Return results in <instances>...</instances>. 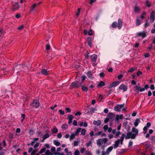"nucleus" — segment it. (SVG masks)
Segmentation results:
<instances>
[{"instance_id": "nucleus-1", "label": "nucleus", "mask_w": 155, "mask_h": 155, "mask_svg": "<svg viewBox=\"0 0 155 155\" xmlns=\"http://www.w3.org/2000/svg\"><path fill=\"white\" fill-rule=\"evenodd\" d=\"M108 141V139L106 138H100L97 140V144L98 147H101L102 149H104L107 146L106 144Z\"/></svg>"}, {"instance_id": "nucleus-2", "label": "nucleus", "mask_w": 155, "mask_h": 155, "mask_svg": "<svg viewBox=\"0 0 155 155\" xmlns=\"http://www.w3.org/2000/svg\"><path fill=\"white\" fill-rule=\"evenodd\" d=\"M125 134H123L120 139H118L115 141V143L114 144V148L115 149L118 147L120 143L121 144H122L124 140Z\"/></svg>"}, {"instance_id": "nucleus-3", "label": "nucleus", "mask_w": 155, "mask_h": 155, "mask_svg": "<svg viewBox=\"0 0 155 155\" xmlns=\"http://www.w3.org/2000/svg\"><path fill=\"white\" fill-rule=\"evenodd\" d=\"M135 135L132 133L131 132H128L127 133V135L125 137L126 139L131 138L132 139H134L136 137Z\"/></svg>"}, {"instance_id": "nucleus-4", "label": "nucleus", "mask_w": 155, "mask_h": 155, "mask_svg": "<svg viewBox=\"0 0 155 155\" xmlns=\"http://www.w3.org/2000/svg\"><path fill=\"white\" fill-rule=\"evenodd\" d=\"M91 60L94 64L96 65L97 64L96 61L97 58V56L96 54H94L92 55L91 57Z\"/></svg>"}, {"instance_id": "nucleus-5", "label": "nucleus", "mask_w": 155, "mask_h": 155, "mask_svg": "<svg viewBox=\"0 0 155 155\" xmlns=\"http://www.w3.org/2000/svg\"><path fill=\"white\" fill-rule=\"evenodd\" d=\"M124 106V104H117L115 107L114 110L115 111L119 112L121 109Z\"/></svg>"}, {"instance_id": "nucleus-6", "label": "nucleus", "mask_w": 155, "mask_h": 155, "mask_svg": "<svg viewBox=\"0 0 155 155\" xmlns=\"http://www.w3.org/2000/svg\"><path fill=\"white\" fill-rule=\"evenodd\" d=\"M31 105L35 108H38L39 106V102L38 101L35 100L33 101Z\"/></svg>"}, {"instance_id": "nucleus-7", "label": "nucleus", "mask_w": 155, "mask_h": 155, "mask_svg": "<svg viewBox=\"0 0 155 155\" xmlns=\"http://www.w3.org/2000/svg\"><path fill=\"white\" fill-rule=\"evenodd\" d=\"M151 124L150 122H148L147 123L146 125L143 128V133L144 134L146 133L148 128H149Z\"/></svg>"}, {"instance_id": "nucleus-8", "label": "nucleus", "mask_w": 155, "mask_h": 155, "mask_svg": "<svg viewBox=\"0 0 155 155\" xmlns=\"http://www.w3.org/2000/svg\"><path fill=\"white\" fill-rule=\"evenodd\" d=\"M155 14V11H153L151 13L150 15V23H152L154 21V15Z\"/></svg>"}, {"instance_id": "nucleus-9", "label": "nucleus", "mask_w": 155, "mask_h": 155, "mask_svg": "<svg viewBox=\"0 0 155 155\" xmlns=\"http://www.w3.org/2000/svg\"><path fill=\"white\" fill-rule=\"evenodd\" d=\"M119 89L120 90H123L124 92H125L127 90V87L124 84H122L119 86Z\"/></svg>"}, {"instance_id": "nucleus-10", "label": "nucleus", "mask_w": 155, "mask_h": 155, "mask_svg": "<svg viewBox=\"0 0 155 155\" xmlns=\"http://www.w3.org/2000/svg\"><path fill=\"white\" fill-rule=\"evenodd\" d=\"M146 36V33L145 32H140L137 33V36H141L142 37V38H144Z\"/></svg>"}, {"instance_id": "nucleus-11", "label": "nucleus", "mask_w": 155, "mask_h": 155, "mask_svg": "<svg viewBox=\"0 0 155 155\" xmlns=\"http://www.w3.org/2000/svg\"><path fill=\"white\" fill-rule=\"evenodd\" d=\"M71 85L73 87H78L80 86L81 84H79L78 82H72L71 84Z\"/></svg>"}, {"instance_id": "nucleus-12", "label": "nucleus", "mask_w": 155, "mask_h": 155, "mask_svg": "<svg viewBox=\"0 0 155 155\" xmlns=\"http://www.w3.org/2000/svg\"><path fill=\"white\" fill-rule=\"evenodd\" d=\"M74 118V117L73 115H70L68 116V124H70L72 122L73 119Z\"/></svg>"}, {"instance_id": "nucleus-13", "label": "nucleus", "mask_w": 155, "mask_h": 155, "mask_svg": "<svg viewBox=\"0 0 155 155\" xmlns=\"http://www.w3.org/2000/svg\"><path fill=\"white\" fill-rule=\"evenodd\" d=\"M120 83L118 81L113 82L110 85L111 87H116Z\"/></svg>"}, {"instance_id": "nucleus-14", "label": "nucleus", "mask_w": 155, "mask_h": 155, "mask_svg": "<svg viewBox=\"0 0 155 155\" xmlns=\"http://www.w3.org/2000/svg\"><path fill=\"white\" fill-rule=\"evenodd\" d=\"M117 28L119 29H120L122 27V22L121 19L119 18L118 21Z\"/></svg>"}, {"instance_id": "nucleus-15", "label": "nucleus", "mask_w": 155, "mask_h": 155, "mask_svg": "<svg viewBox=\"0 0 155 155\" xmlns=\"http://www.w3.org/2000/svg\"><path fill=\"white\" fill-rule=\"evenodd\" d=\"M113 149V146H111L109 147L106 150V154L107 155H108L112 151Z\"/></svg>"}, {"instance_id": "nucleus-16", "label": "nucleus", "mask_w": 155, "mask_h": 155, "mask_svg": "<svg viewBox=\"0 0 155 155\" xmlns=\"http://www.w3.org/2000/svg\"><path fill=\"white\" fill-rule=\"evenodd\" d=\"M132 131L133 133H134L133 134H134L136 136L138 135V130L135 128L133 127L132 128Z\"/></svg>"}, {"instance_id": "nucleus-17", "label": "nucleus", "mask_w": 155, "mask_h": 155, "mask_svg": "<svg viewBox=\"0 0 155 155\" xmlns=\"http://www.w3.org/2000/svg\"><path fill=\"white\" fill-rule=\"evenodd\" d=\"M123 118V115H117L116 116L115 119L117 121H118L119 120H122Z\"/></svg>"}, {"instance_id": "nucleus-18", "label": "nucleus", "mask_w": 155, "mask_h": 155, "mask_svg": "<svg viewBox=\"0 0 155 155\" xmlns=\"http://www.w3.org/2000/svg\"><path fill=\"white\" fill-rule=\"evenodd\" d=\"M114 114L113 113H110L108 114V118H109V119H112L114 117Z\"/></svg>"}, {"instance_id": "nucleus-19", "label": "nucleus", "mask_w": 155, "mask_h": 155, "mask_svg": "<svg viewBox=\"0 0 155 155\" xmlns=\"http://www.w3.org/2000/svg\"><path fill=\"white\" fill-rule=\"evenodd\" d=\"M19 7L17 3H15L12 6V9L13 10L18 9Z\"/></svg>"}, {"instance_id": "nucleus-20", "label": "nucleus", "mask_w": 155, "mask_h": 155, "mask_svg": "<svg viewBox=\"0 0 155 155\" xmlns=\"http://www.w3.org/2000/svg\"><path fill=\"white\" fill-rule=\"evenodd\" d=\"M93 124L94 125H96L97 126H99L101 124V121L100 120H98L97 121L94 120L93 121Z\"/></svg>"}, {"instance_id": "nucleus-21", "label": "nucleus", "mask_w": 155, "mask_h": 155, "mask_svg": "<svg viewBox=\"0 0 155 155\" xmlns=\"http://www.w3.org/2000/svg\"><path fill=\"white\" fill-rule=\"evenodd\" d=\"M140 122V119L137 118V119L134 123V125L135 127H137L139 123Z\"/></svg>"}, {"instance_id": "nucleus-22", "label": "nucleus", "mask_w": 155, "mask_h": 155, "mask_svg": "<svg viewBox=\"0 0 155 155\" xmlns=\"http://www.w3.org/2000/svg\"><path fill=\"white\" fill-rule=\"evenodd\" d=\"M140 10V8L137 6H135L134 7V11L136 13L139 12Z\"/></svg>"}, {"instance_id": "nucleus-23", "label": "nucleus", "mask_w": 155, "mask_h": 155, "mask_svg": "<svg viewBox=\"0 0 155 155\" xmlns=\"http://www.w3.org/2000/svg\"><path fill=\"white\" fill-rule=\"evenodd\" d=\"M76 136V135L74 133L71 134L70 136L69 140H73Z\"/></svg>"}, {"instance_id": "nucleus-24", "label": "nucleus", "mask_w": 155, "mask_h": 155, "mask_svg": "<svg viewBox=\"0 0 155 155\" xmlns=\"http://www.w3.org/2000/svg\"><path fill=\"white\" fill-rule=\"evenodd\" d=\"M105 85V83L103 81H101L100 83L97 85V87H101L104 86Z\"/></svg>"}, {"instance_id": "nucleus-25", "label": "nucleus", "mask_w": 155, "mask_h": 155, "mask_svg": "<svg viewBox=\"0 0 155 155\" xmlns=\"http://www.w3.org/2000/svg\"><path fill=\"white\" fill-rule=\"evenodd\" d=\"M68 127V126L67 124H64L62 126V128L63 130L67 129Z\"/></svg>"}, {"instance_id": "nucleus-26", "label": "nucleus", "mask_w": 155, "mask_h": 155, "mask_svg": "<svg viewBox=\"0 0 155 155\" xmlns=\"http://www.w3.org/2000/svg\"><path fill=\"white\" fill-rule=\"evenodd\" d=\"M53 143L57 146H59L60 144V143L58 141L56 140H53Z\"/></svg>"}, {"instance_id": "nucleus-27", "label": "nucleus", "mask_w": 155, "mask_h": 155, "mask_svg": "<svg viewBox=\"0 0 155 155\" xmlns=\"http://www.w3.org/2000/svg\"><path fill=\"white\" fill-rule=\"evenodd\" d=\"M141 23V21L139 18H137L136 20V25L137 26H139Z\"/></svg>"}, {"instance_id": "nucleus-28", "label": "nucleus", "mask_w": 155, "mask_h": 155, "mask_svg": "<svg viewBox=\"0 0 155 155\" xmlns=\"http://www.w3.org/2000/svg\"><path fill=\"white\" fill-rule=\"evenodd\" d=\"M87 75L89 78H91L92 77V74L91 71H88L87 74Z\"/></svg>"}, {"instance_id": "nucleus-29", "label": "nucleus", "mask_w": 155, "mask_h": 155, "mask_svg": "<svg viewBox=\"0 0 155 155\" xmlns=\"http://www.w3.org/2000/svg\"><path fill=\"white\" fill-rule=\"evenodd\" d=\"M81 87L82 89L84 91H87L88 90V88L84 86H82Z\"/></svg>"}, {"instance_id": "nucleus-30", "label": "nucleus", "mask_w": 155, "mask_h": 155, "mask_svg": "<svg viewBox=\"0 0 155 155\" xmlns=\"http://www.w3.org/2000/svg\"><path fill=\"white\" fill-rule=\"evenodd\" d=\"M46 155H53V154L50 152V150H47L45 153Z\"/></svg>"}, {"instance_id": "nucleus-31", "label": "nucleus", "mask_w": 155, "mask_h": 155, "mask_svg": "<svg viewBox=\"0 0 155 155\" xmlns=\"http://www.w3.org/2000/svg\"><path fill=\"white\" fill-rule=\"evenodd\" d=\"M81 130V128H78L74 133L76 135H78Z\"/></svg>"}, {"instance_id": "nucleus-32", "label": "nucleus", "mask_w": 155, "mask_h": 155, "mask_svg": "<svg viewBox=\"0 0 155 155\" xmlns=\"http://www.w3.org/2000/svg\"><path fill=\"white\" fill-rule=\"evenodd\" d=\"M79 141V140H75L74 142L73 145L74 147H76L78 146Z\"/></svg>"}, {"instance_id": "nucleus-33", "label": "nucleus", "mask_w": 155, "mask_h": 155, "mask_svg": "<svg viewBox=\"0 0 155 155\" xmlns=\"http://www.w3.org/2000/svg\"><path fill=\"white\" fill-rule=\"evenodd\" d=\"M39 140V138H34L33 139V141H32L31 143V145L33 146L35 143V141H37Z\"/></svg>"}, {"instance_id": "nucleus-34", "label": "nucleus", "mask_w": 155, "mask_h": 155, "mask_svg": "<svg viewBox=\"0 0 155 155\" xmlns=\"http://www.w3.org/2000/svg\"><path fill=\"white\" fill-rule=\"evenodd\" d=\"M58 130L57 128L56 127H53L52 130V133L53 134L57 133L58 132Z\"/></svg>"}, {"instance_id": "nucleus-35", "label": "nucleus", "mask_w": 155, "mask_h": 155, "mask_svg": "<svg viewBox=\"0 0 155 155\" xmlns=\"http://www.w3.org/2000/svg\"><path fill=\"white\" fill-rule=\"evenodd\" d=\"M49 137H50V135H49V134H46L44 135V136L43 137V139H44V140H45L46 139L48 138Z\"/></svg>"}, {"instance_id": "nucleus-36", "label": "nucleus", "mask_w": 155, "mask_h": 155, "mask_svg": "<svg viewBox=\"0 0 155 155\" xmlns=\"http://www.w3.org/2000/svg\"><path fill=\"white\" fill-rule=\"evenodd\" d=\"M121 134V133L120 131H118L115 135L114 136V137L117 138L119 136V135H120Z\"/></svg>"}, {"instance_id": "nucleus-37", "label": "nucleus", "mask_w": 155, "mask_h": 155, "mask_svg": "<svg viewBox=\"0 0 155 155\" xmlns=\"http://www.w3.org/2000/svg\"><path fill=\"white\" fill-rule=\"evenodd\" d=\"M92 144V142L91 140H90L88 143H86V146L87 147H88L91 146Z\"/></svg>"}, {"instance_id": "nucleus-38", "label": "nucleus", "mask_w": 155, "mask_h": 155, "mask_svg": "<svg viewBox=\"0 0 155 155\" xmlns=\"http://www.w3.org/2000/svg\"><path fill=\"white\" fill-rule=\"evenodd\" d=\"M146 15V13L145 12H143L140 17V18L143 19L145 18V16Z\"/></svg>"}, {"instance_id": "nucleus-39", "label": "nucleus", "mask_w": 155, "mask_h": 155, "mask_svg": "<svg viewBox=\"0 0 155 155\" xmlns=\"http://www.w3.org/2000/svg\"><path fill=\"white\" fill-rule=\"evenodd\" d=\"M41 72L43 74L45 75H47L48 74L47 71L45 69H43L42 70Z\"/></svg>"}, {"instance_id": "nucleus-40", "label": "nucleus", "mask_w": 155, "mask_h": 155, "mask_svg": "<svg viewBox=\"0 0 155 155\" xmlns=\"http://www.w3.org/2000/svg\"><path fill=\"white\" fill-rule=\"evenodd\" d=\"M74 155H80V153L78 150H76L74 153Z\"/></svg>"}, {"instance_id": "nucleus-41", "label": "nucleus", "mask_w": 155, "mask_h": 155, "mask_svg": "<svg viewBox=\"0 0 155 155\" xmlns=\"http://www.w3.org/2000/svg\"><path fill=\"white\" fill-rule=\"evenodd\" d=\"M91 38L89 37L88 38H87L88 44L89 45L90 47H91Z\"/></svg>"}, {"instance_id": "nucleus-42", "label": "nucleus", "mask_w": 155, "mask_h": 155, "mask_svg": "<svg viewBox=\"0 0 155 155\" xmlns=\"http://www.w3.org/2000/svg\"><path fill=\"white\" fill-rule=\"evenodd\" d=\"M45 150L46 149L45 148L41 149V150L39 151V154H41L44 153L45 151Z\"/></svg>"}, {"instance_id": "nucleus-43", "label": "nucleus", "mask_w": 155, "mask_h": 155, "mask_svg": "<svg viewBox=\"0 0 155 155\" xmlns=\"http://www.w3.org/2000/svg\"><path fill=\"white\" fill-rule=\"evenodd\" d=\"M36 4H35L32 6L31 8V10L33 11L34 10V8L36 7Z\"/></svg>"}, {"instance_id": "nucleus-44", "label": "nucleus", "mask_w": 155, "mask_h": 155, "mask_svg": "<svg viewBox=\"0 0 155 155\" xmlns=\"http://www.w3.org/2000/svg\"><path fill=\"white\" fill-rule=\"evenodd\" d=\"M85 155H92V154L91 152L88 150H87L85 153Z\"/></svg>"}, {"instance_id": "nucleus-45", "label": "nucleus", "mask_w": 155, "mask_h": 155, "mask_svg": "<svg viewBox=\"0 0 155 155\" xmlns=\"http://www.w3.org/2000/svg\"><path fill=\"white\" fill-rule=\"evenodd\" d=\"M86 130L84 129H82L81 130V134L83 135H84L85 134V133H86Z\"/></svg>"}, {"instance_id": "nucleus-46", "label": "nucleus", "mask_w": 155, "mask_h": 155, "mask_svg": "<svg viewBox=\"0 0 155 155\" xmlns=\"http://www.w3.org/2000/svg\"><path fill=\"white\" fill-rule=\"evenodd\" d=\"M136 70V68H134L133 67L131 68L128 71V72H132Z\"/></svg>"}, {"instance_id": "nucleus-47", "label": "nucleus", "mask_w": 155, "mask_h": 155, "mask_svg": "<svg viewBox=\"0 0 155 155\" xmlns=\"http://www.w3.org/2000/svg\"><path fill=\"white\" fill-rule=\"evenodd\" d=\"M37 149H35L32 150V152L31 153V155H35V154L37 152Z\"/></svg>"}, {"instance_id": "nucleus-48", "label": "nucleus", "mask_w": 155, "mask_h": 155, "mask_svg": "<svg viewBox=\"0 0 155 155\" xmlns=\"http://www.w3.org/2000/svg\"><path fill=\"white\" fill-rule=\"evenodd\" d=\"M102 133V132L101 131H98L95 134V135L96 136H99L100 135H101Z\"/></svg>"}, {"instance_id": "nucleus-49", "label": "nucleus", "mask_w": 155, "mask_h": 155, "mask_svg": "<svg viewBox=\"0 0 155 155\" xmlns=\"http://www.w3.org/2000/svg\"><path fill=\"white\" fill-rule=\"evenodd\" d=\"M54 154L55 155H64L63 153H60L59 152H54Z\"/></svg>"}, {"instance_id": "nucleus-50", "label": "nucleus", "mask_w": 155, "mask_h": 155, "mask_svg": "<svg viewBox=\"0 0 155 155\" xmlns=\"http://www.w3.org/2000/svg\"><path fill=\"white\" fill-rule=\"evenodd\" d=\"M146 5L148 7H150L151 6V4L148 1H147L146 3Z\"/></svg>"}, {"instance_id": "nucleus-51", "label": "nucleus", "mask_w": 155, "mask_h": 155, "mask_svg": "<svg viewBox=\"0 0 155 155\" xmlns=\"http://www.w3.org/2000/svg\"><path fill=\"white\" fill-rule=\"evenodd\" d=\"M24 27V26L23 25H21L20 26H19L17 28L18 30H21Z\"/></svg>"}, {"instance_id": "nucleus-52", "label": "nucleus", "mask_w": 155, "mask_h": 155, "mask_svg": "<svg viewBox=\"0 0 155 155\" xmlns=\"http://www.w3.org/2000/svg\"><path fill=\"white\" fill-rule=\"evenodd\" d=\"M81 10L80 8H78V11L76 13V15L77 16H78L79 15Z\"/></svg>"}, {"instance_id": "nucleus-53", "label": "nucleus", "mask_w": 155, "mask_h": 155, "mask_svg": "<svg viewBox=\"0 0 155 155\" xmlns=\"http://www.w3.org/2000/svg\"><path fill=\"white\" fill-rule=\"evenodd\" d=\"M117 23L116 22H114L113 23L112 26L113 28H115L116 27Z\"/></svg>"}, {"instance_id": "nucleus-54", "label": "nucleus", "mask_w": 155, "mask_h": 155, "mask_svg": "<svg viewBox=\"0 0 155 155\" xmlns=\"http://www.w3.org/2000/svg\"><path fill=\"white\" fill-rule=\"evenodd\" d=\"M85 150V149L84 147L82 148L80 150V152L81 153H83L84 152Z\"/></svg>"}, {"instance_id": "nucleus-55", "label": "nucleus", "mask_w": 155, "mask_h": 155, "mask_svg": "<svg viewBox=\"0 0 155 155\" xmlns=\"http://www.w3.org/2000/svg\"><path fill=\"white\" fill-rule=\"evenodd\" d=\"M51 150L52 152H53L54 153L55 152L56 149L54 147H52L51 148Z\"/></svg>"}, {"instance_id": "nucleus-56", "label": "nucleus", "mask_w": 155, "mask_h": 155, "mask_svg": "<svg viewBox=\"0 0 155 155\" xmlns=\"http://www.w3.org/2000/svg\"><path fill=\"white\" fill-rule=\"evenodd\" d=\"M73 124L75 126H77V122L76 120H74L73 122Z\"/></svg>"}, {"instance_id": "nucleus-57", "label": "nucleus", "mask_w": 155, "mask_h": 155, "mask_svg": "<svg viewBox=\"0 0 155 155\" xmlns=\"http://www.w3.org/2000/svg\"><path fill=\"white\" fill-rule=\"evenodd\" d=\"M142 72L140 71H139L137 73V75L138 76H139L140 75L142 74Z\"/></svg>"}, {"instance_id": "nucleus-58", "label": "nucleus", "mask_w": 155, "mask_h": 155, "mask_svg": "<svg viewBox=\"0 0 155 155\" xmlns=\"http://www.w3.org/2000/svg\"><path fill=\"white\" fill-rule=\"evenodd\" d=\"M104 130L106 131L108 129V126L107 125H105L103 127Z\"/></svg>"}, {"instance_id": "nucleus-59", "label": "nucleus", "mask_w": 155, "mask_h": 155, "mask_svg": "<svg viewBox=\"0 0 155 155\" xmlns=\"http://www.w3.org/2000/svg\"><path fill=\"white\" fill-rule=\"evenodd\" d=\"M88 33L89 35H92L93 34V32L92 30H90L88 32Z\"/></svg>"}, {"instance_id": "nucleus-60", "label": "nucleus", "mask_w": 155, "mask_h": 155, "mask_svg": "<svg viewBox=\"0 0 155 155\" xmlns=\"http://www.w3.org/2000/svg\"><path fill=\"white\" fill-rule=\"evenodd\" d=\"M133 142L132 141H130L129 143L128 147H130L132 146L133 145Z\"/></svg>"}, {"instance_id": "nucleus-61", "label": "nucleus", "mask_w": 155, "mask_h": 155, "mask_svg": "<svg viewBox=\"0 0 155 155\" xmlns=\"http://www.w3.org/2000/svg\"><path fill=\"white\" fill-rule=\"evenodd\" d=\"M57 137L59 138H61L62 137V134L60 133H58L57 134Z\"/></svg>"}, {"instance_id": "nucleus-62", "label": "nucleus", "mask_w": 155, "mask_h": 155, "mask_svg": "<svg viewBox=\"0 0 155 155\" xmlns=\"http://www.w3.org/2000/svg\"><path fill=\"white\" fill-rule=\"evenodd\" d=\"M2 143H3V146H4V147H5L7 145L5 140H3L2 141Z\"/></svg>"}, {"instance_id": "nucleus-63", "label": "nucleus", "mask_w": 155, "mask_h": 155, "mask_svg": "<svg viewBox=\"0 0 155 155\" xmlns=\"http://www.w3.org/2000/svg\"><path fill=\"white\" fill-rule=\"evenodd\" d=\"M86 77L85 76V75L81 77V79H82V81H84L85 80V79H86Z\"/></svg>"}, {"instance_id": "nucleus-64", "label": "nucleus", "mask_w": 155, "mask_h": 155, "mask_svg": "<svg viewBox=\"0 0 155 155\" xmlns=\"http://www.w3.org/2000/svg\"><path fill=\"white\" fill-rule=\"evenodd\" d=\"M39 143H37L34 146V147L35 148H37L39 146Z\"/></svg>"}]
</instances>
